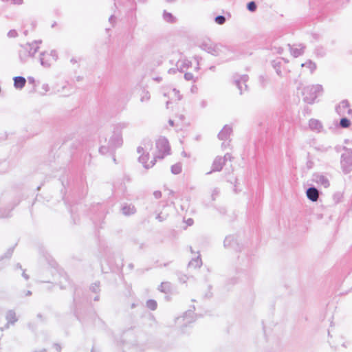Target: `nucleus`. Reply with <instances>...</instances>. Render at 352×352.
I'll return each instance as SVG.
<instances>
[{
	"instance_id": "nucleus-31",
	"label": "nucleus",
	"mask_w": 352,
	"mask_h": 352,
	"mask_svg": "<svg viewBox=\"0 0 352 352\" xmlns=\"http://www.w3.org/2000/svg\"><path fill=\"white\" fill-rule=\"evenodd\" d=\"M226 17L222 15H219L214 18V21L219 25H223L226 23Z\"/></svg>"
},
{
	"instance_id": "nucleus-34",
	"label": "nucleus",
	"mask_w": 352,
	"mask_h": 352,
	"mask_svg": "<svg viewBox=\"0 0 352 352\" xmlns=\"http://www.w3.org/2000/svg\"><path fill=\"white\" fill-rule=\"evenodd\" d=\"M111 147H109V146H101L100 148H99V151L101 154H106L108 153L109 151V149Z\"/></svg>"
},
{
	"instance_id": "nucleus-43",
	"label": "nucleus",
	"mask_w": 352,
	"mask_h": 352,
	"mask_svg": "<svg viewBox=\"0 0 352 352\" xmlns=\"http://www.w3.org/2000/svg\"><path fill=\"white\" fill-rule=\"evenodd\" d=\"M173 91L175 93V96H177L178 100H180L182 97L179 94V91L177 89H173Z\"/></svg>"
},
{
	"instance_id": "nucleus-52",
	"label": "nucleus",
	"mask_w": 352,
	"mask_h": 352,
	"mask_svg": "<svg viewBox=\"0 0 352 352\" xmlns=\"http://www.w3.org/2000/svg\"><path fill=\"white\" fill-rule=\"evenodd\" d=\"M143 151H144V148L142 147H141V146L138 147L137 151L138 153H141L142 152H143Z\"/></svg>"
},
{
	"instance_id": "nucleus-48",
	"label": "nucleus",
	"mask_w": 352,
	"mask_h": 352,
	"mask_svg": "<svg viewBox=\"0 0 352 352\" xmlns=\"http://www.w3.org/2000/svg\"><path fill=\"white\" fill-rule=\"evenodd\" d=\"M28 82L32 85H34L35 83V80L33 77L30 76L28 78Z\"/></svg>"
},
{
	"instance_id": "nucleus-30",
	"label": "nucleus",
	"mask_w": 352,
	"mask_h": 352,
	"mask_svg": "<svg viewBox=\"0 0 352 352\" xmlns=\"http://www.w3.org/2000/svg\"><path fill=\"white\" fill-rule=\"evenodd\" d=\"M256 8H257V6L254 1H250L249 3H248L247 9L250 12H255Z\"/></svg>"
},
{
	"instance_id": "nucleus-56",
	"label": "nucleus",
	"mask_w": 352,
	"mask_h": 352,
	"mask_svg": "<svg viewBox=\"0 0 352 352\" xmlns=\"http://www.w3.org/2000/svg\"><path fill=\"white\" fill-rule=\"evenodd\" d=\"M209 69H210V70H212V71H214V69H215V67H214V66H210V67H209Z\"/></svg>"
},
{
	"instance_id": "nucleus-22",
	"label": "nucleus",
	"mask_w": 352,
	"mask_h": 352,
	"mask_svg": "<svg viewBox=\"0 0 352 352\" xmlns=\"http://www.w3.org/2000/svg\"><path fill=\"white\" fill-rule=\"evenodd\" d=\"M163 19L166 22L168 23H173L176 21V18L171 13L168 12L166 10L164 11Z\"/></svg>"
},
{
	"instance_id": "nucleus-32",
	"label": "nucleus",
	"mask_w": 352,
	"mask_h": 352,
	"mask_svg": "<svg viewBox=\"0 0 352 352\" xmlns=\"http://www.w3.org/2000/svg\"><path fill=\"white\" fill-rule=\"evenodd\" d=\"M147 306L152 310H155L157 307V302L155 300H151L147 302Z\"/></svg>"
},
{
	"instance_id": "nucleus-55",
	"label": "nucleus",
	"mask_w": 352,
	"mask_h": 352,
	"mask_svg": "<svg viewBox=\"0 0 352 352\" xmlns=\"http://www.w3.org/2000/svg\"><path fill=\"white\" fill-rule=\"evenodd\" d=\"M168 124L171 126H174V121L171 119H170L168 120Z\"/></svg>"
},
{
	"instance_id": "nucleus-7",
	"label": "nucleus",
	"mask_w": 352,
	"mask_h": 352,
	"mask_svg": "<svg viewBox=\"0 0 352 352\" xmlns=\"http://www.w3.org/2000/svg\"><path fill=\"white\" fill-rule=\"evenodd\" d=\"M248 79H249V77L246 74L241 75V76H239V75L236 74L234 76V83L238 87L240 94H242L243 91L247 90L248 85L246 83H247Z\"/></svg>"
},
{
	"instance_id": "nucleus-6",
	"label": "nucleus",
	"mask_w": 352,
	"mask_h": 352,
	"mask_svg": "<svg viewBox=\"0 0 352 352\" xmlns=\"http://www.w3.org/2000/svg\"><path fill=\"white\" fill-rule=\"evenodd\" d=\"M336 113L340 116L347 115L352 118V109L350 108L349 102L347 100H342L338 105L336 107Z\"/></svg>"
},
{
	"instance_id": "nucleus-45",
	"label": "nucleus",
	"mask_w": 352,
	"mask_h": 352,
	"mask_svg": "<svg viewBox=\"0 0 352 352\" xmlns=\"http://www.w3.org/2000/svg\"><path fill=\"white\" fill-rule=\"evenodd\" d=\"M13 4L15 5H22L23 3V0H11Z\"/></svg>"
},
{
	"instance_id": "nucleus-44",
	"label": "nucleus",
	"mask_w": 352,
	"mask_h": 352,
	"mask_svg": "<svg viewBox=\"0 0 352 352\" xmlns=\"http://www.w3.org/2000/svg\"><path fill=\"white\" fill-rule=\"evenodd\" d=\"M177 71H179L178 67L177 68H170L168 69V72L170 74H175L177 73Z\"/></svg>"
},
{
	"instance_id": "nucleus-21",
	"label": "nucleus",
	"mask_w": 352,
	"mask_h": 352,
	"mask_svg": "<svg viewBox=\"0 0 352 352\" xmlns=\"http://www.w3.org/2000/svg\"><path fill=\"white\" fill-rule=\"evenodd\" d=\"M19 57L20 61L24 63L28 60V58H30V56L28 55V52L27 51V50H25L23 47L22 49L20 50L19 52Z\"/></svg>"
},
{
	"instance_id": "nucleus-60",
	"label": "nucleus",
	"mask_w": 352,
	"mask_h": 352,
	"mask_svg": "<svg viewBox=\"0 0 352 352\" xmlns=\"http://www.w3.org/2000/svg\"><path fill=\"white\" fill-rule=\"evenodd\" d=\"M148 146L151 148L152 146V143L150 141L148 142Z\"/></svg>"
},
{
	"instance_id": "nucleus-47",
	"label": "nucleus",
	"mask_w": 352,
	"mask_h": 352,
	"mask_svg": "<svg viewBox=\"0 0 352 352\" xmlns=\"http://www.w3.org/2000/svg\"><path fill=\"white\" fill-rule=\"evenodd\" d=\"M42 89L45 90V91H48L50 90V87L47 84H43L42 85Z\"/></svg>"
},
{
	"instance_id": "nucleus-63",
	"label": "nucleus",
	"mask_w": 352,
	"mask_h": 352,
	"mask_svg": "<svg viewBox=\"0 0 352 352\" xmlns=\"http://www.w3.org/2000/svg\"><path fill=\"white\" fill-rule=\"evenodd\" d=\"M195 69H196V70H199V65H197V67H195Z\"/></svg>"
},
{
	"instance_id": "nucleus-25",
	"label": "nucleus",
	"mask_w": 352,
	"mask_h": 352,
	"mask_svg": "<svg viewBox=\"0 0 352 352\" xmlns=\"http://www.w3.org/2000/svg\"><path fill=\"white\" fill-rule=\"evenodd\" d=\"M351 125V121L345 116H342L340 121V126L342 128L346 129Z\"/></svg>"
},
{
	"instance_id": "nucleus-58",
	"label": "nucleus",
	"mask_w": 352,
	"mask_h": 352,
	"mask_svg": "<svg viewBox=\"0 0 352 352\" xmlns=\"http://www.w3.org/2000/svg\"><path fill=\"white\" fill-rule=\"evenodd\" d=\"M70 61H71V63H76V60H75V58H72Z\"/></svg>"
},
{
	"instance_id": "nucleus-23",
	"label": "nucleus",
	"mask_w": 352,
	"mask_h": 352,
	"mask_svg": "<svg viewBox=\"0 0 352 352\" xmlns=\"http://www.w3.org/2000/svg\"><path fill=\"white\" fill-rule=\"evenodd\" d=\"M314 54L318 57H323L326 54V49L321 45H318L316 47Z\"/></svg>"
},
{
	"instance_id": "nucleus-20",
	"label": "nucleus",
	"mask_w": 352,
	"mask_h": 352,
	"mask_svg": "<svg viewBox=\"0 0 352 352\" xmlns=\"http://www.w3.org/2000/svg\"><path fill=\"white\" fill-rule=\"evenodd\" d=\"M149 159V153L148 152L144 153L143 152L142 155L138 157V161L141 164H143L144 167L146 169L150 168V165L147 164V162Z\"/></svg>"
},
{
	"instance_id": "nucleus-9",
	"label": "nucleus",
	"mask_w": 352,
	"mask_h": 352,
	"mask_svg": "<svg viewBox=\"0 0 352 352\" xmlns=\"http://www.w3.org/2000/svg\"><path fill=\"white\" fill-rule=\"evenodd\" d=\"M41 41H36L32 43H28L23 46L25 50L28 52V55L30 57H33L34 54L38 52L39 49L38 43H41Z\"/></svg>"
},
{
	"instance_id": "nucleus-28",
	"label": "nucleus",
	"mask_w": 352,
	"mask_h": 352,
	"mask_svg": "<svg viewBox=\"0 0 352 352\" xmlns=\"http://www.w3.org/2000/svg\"><path fill=\"white\" fill-rule=\"evenodd\" d=\"M150 98L151 95L149 92L148 91L144 90L141 96L140 101L142 102H148L150 100Z\"/></svg>"
},
{
	"instance_id": "nucleus-27",
	"label": "nucleus",
	"mask_w": 352,
	"mask_h": 352,
	"mask_svg": "<svg viewBox=\"0 0 352 352\" xmlns=\"http://www.w3.org/2000/svg\"><path fill=\"white\" fill-rule=\"evenodd\" d=\"M268 80V78L265 76L261 75L258 77L259 84L263 88L267 85Z\"/></svg>"
},
{
	"instance_id": "nucleus-64",
	"label": "nucleus",
	"mask_w": 352,
	"mask_h": 352,
	"mask_svg": "<svg viewBox=\"0 0 352 352\" xmlns=\"http://www.w3.org/2000/svg\"><path fill=\"white\" fill-rule=\"evenodd\" d=\"M56 25V22H54L52 25V27L54 28L55 25Z\"/></svg>"
},
{
	"instance_id": "nucleus-42",
	"label": "nucleus",
	"mask_w": 352,
	"mask_h": 352,
	"mask_svg": "<svg viewBox=\"0 0 352 352\" xmlns=\"http://www.w3.org/2000/svg\"><path fill=\"white\" fill-rule=\"evenodd\" d=\"M153 195H154L155 198L160 199L162 197V192L160 190H155L153 192Z\"/></svg>"
},
{
	"instance_id": "nucleus-15",
	"label": "nucleus",
	"mask_w": 352,
	"mask_h": 352,
	"mask_svg": "<svg viewBox=\"0 0 352 352\" xmlns=\"http://www.w3.org/2000/svg\"><path fill=\"white\" fill-rule=\"evenodd\" d=\"M121 211L125 216H129L136 212V208L132 204H124L121 208Z\"/></svg>"
},
{
	"instance_id": "nucleus-57",
	"label": "nucleus",
	"mask_w": 352,
	"mask_h": 352,
	"mask_svg": "<svg viewBox=\"0 0 352 352\" xmlns=\"http://www.w3.org/2000/svg\"><path fill=\"white\" fill-rule=\"evenodd\" d=\"M179 120H183L184 119V116H183V115H180V116H179Z\"/></svg>"
},
{
	"instance_id": "nucleus-8",
	"label": "nucleus",
	"mask_w": 352,
	"mask_h": 352,
	"mask_svg": "<svg viewBox=\"0 0 352 352\" xmlns=\"http://www.w3.org/2000/svg\"><path fill=\"white\" fill-rule=\"evenodd\" d=\"M225 165L224 160L222 157L217 156L214 160L212 164V169L210 172L207 173V175L212 173V172L220 171L222 170L223 166Z\"/></svg>"
},
{
	"instance_id": "nucleus-62",
	"label": "nucleus",
	"mask_w": 352,
	"mask_h": 352,
	"mask_svg": "<svg viewBox=\"0 0 352 352\" xmlns=\"http://www.w3.org/2000/svg\"><path fill=\"white\" fill-rule=\"evenodd\" d=\"M166 1L167 2L170 3V2H174L175 0H166Z\"/></svg>"
},
{
	"instance_id": "nucleus-54",
	"label": "nucleus",
	"mask_w": 352,
	"mask_h": 352,
	"mask_svg": "<svg viewBox=\"0 0 352 352\" xmlns=\"http://www.w3.org/2000/svg\"><path fill=\"white\" fill-rule=\"evenodd\" d=\"M156 219L161 220V219H164V217H162V213H160L157 215Z\"/></svg>"
},
{
	"instance_id": "nucleus-38",
	"label": "nucleus",
	"mask_w": 352,
	"mask_h": 352,
	"mask_svg": "<svg viewBox=\"0 0 352 352\" xmlns=\"http://www.w3.org/2000/svg\"><path fill=\"white\" fill-rule=\"evenodd\" d=\"M8 212H6V210H2L0 209V218H8L9 217Z\"/></svg>"
},
{
	"instance_id": "nucleus-24",
	"label": "nucleus",
	"mask_w": 352,
	"mask_h": 352,
	"mask_svg": "<svg viewBox=\"0 0 352 352\" xmlns=\"http://www.w3.org/2000/svg\"><path fill=\"white\" fill-rule=\"evenodd\" d=\"M302 67H307L309 69L311 73H313L316 69V64L309 60L305 63H302Z\"/></svg>"
},
{
	"instance_id": "nucleus-11",
	"label": "nucleus",
	"mask_w": 352,
	"mask_h": 352,
	"mask_svg": "<svg viewBox=\"0 0 352 352\" xmlns=\"http://www.w3.org/2000/svg\"><path fill=\"white\" fill-rule=\"evenodd\" d=\"M288 45L289 47L291 54L295 58L301 56L304 53V50L305 47L302 44L294 45H291L289 44Z\"/></svg>"
},
{
	"instance_id": "nucleus-49",
	"label": "nucleus",
	"mask_w": 352,
	"mask_h": 352,
	"mask_svg": "<svg viewBox=\"0 0 352 352\" xmlns=\"http://www.w3.org/2000/svg\"><path fill=\"white\" fill-rule=\"evenodd\" d=\"M109 22H110L111 23H114V22H115V21H116V18H115V16H114L113 15H111V16L109 17Z\"/></svg>"
},
{
	"instance_id": "nucleus-39",
	"label": "nucleus",
	"mask_w": 352,
	"mask_h": 352,
	"mask_svg": "<svg viewBox=\"0 0 352 352\" xmlns=\"http://www.w3.org/2000/svg\"><path fill=\"white\" fill-rule=\"evenodd\" d=\"M329 148H331V146L325 147L324 146H320L316 147V149L321 152H327Z\"/></svg>"
},
{
	"instance_id": "nucleus-1",
	"label": "nucleus",
	"mask_w": 352,
	"mask_h": 352,
	"mask_svg": "<svg viewBox=\"0 0 352 352\" xmlns=\"http://www.w3.org/2000/svg\"><path fill=\"white\" fill-rule=\"evenodd\" d=\"M200 48L208 54L225 59V61L235 58L240 53V48L238 45H223L221 43H212L210 41L202 42Z\"/></svg>"
},
{
	"instance_id": "nucleus-33",
	"label": "nucleus",
	"mask_w": 352,
	"mask_h": 352,
	"mask_svg": "<svg viewBox=\"0 0 352 352\" xmlns=\"http://www.w3.org/2000/svg\"><path fill=\"white\" fill-rule=\"evenodd\" d=\"M18 36L17 32L15 30H10L8 32V36L10 38H15Z\"/></svg>"
},
{
	"instance_id": "nucleus-14",
	"label": "nucleus",
	"mask_w": 352,
	"mask_h": 352,
	"mask_svg": "<svg viewBox=\"0 0 352 352\" xmlns=\"http://www.w3.org/2000/svg\"><path fill=\"white\" fill-rule=\"evenodd\" d=\"M319 190L315 187H309L306 191L307 198L311 201H316L319 197Z\"/></svg>"
},
{
	"instance_id": "nucleus-10",
	"label": "nucleus",
	"mask_w": 352,
	"mask_h": 352,
	"mask_svg": "<svg viewBox=\"0 0 352 352\" xmlns=\"http://www.w3.org/2000/svg\"><path fill=\"white\" fill-rule=\"evenodd\" d=\"M313 181L324 188H328L330 186V182L328 178L322 174H314L313 176Z\"/></svg>"
},
{
	"instance_id": "nucleus-61",
	"label": "nucleus",
	"mask_w": 352,
	"mask_h": 352,
	"mask_svg": "<svg viewBox=\"0 0 352 352\" xmlns=\"http://www.w3.org/2000/svg\"><path fill=\"white\" fill-rule=\"evenodd\" d=\"M122 191H123V193H124V192H125V191H126V186H125L123 187V190H122Z\"/></svg>"
},
{
	"instance_id": "nucleus-2",
	"label": "nucleus",
	"mask_w": 352,
	"mask_h": 352,
	"mask_svg": "<svg viewBox=\"0 0 352 352\" xmlns=\"http://www.w3.org/2000/svg\"><path fill=\"white\" fill-rule=\"evenodd\" d=\"M129 126L127 122H120L114 126L113 134L109 141V146L111 148H116L122 145L123 140L122 137V130Z\"/></svg>"
},
{
	"instance_id": "nucleus-50",
	"label": "nucleus",
	"mask_w": 352,
	"mask_h": 352,
	"mask_svg": "<svg viewBox=\"0 0 352 352\" xmlns=\"http://www.w3.org/2000/svg\"><path fill=\"white\" fill-rule=\"evenodd\" d=\"M195 59L196 60V61H197V64L199 65V61H201L202 58H201V57H200L199 56H195Z\"/></svg>"
},
{
	"instance_id": "nucleus-41",
	"label": "nucleus",
	"mask_w": 352,
	"mask_h": 352,
	"mask_svg": "<svg viewBox=\"0 0 352 352\" xmlns=\"http://www.w3.org/2000/svg\"><path fill=\"white\" fill-rule=\"evenodd\" d=\"M157 159H159L157 157V154L155 156H154L153 159L151 161L150 164H148L150 165V168L153 167L155 164Z\"/></svg>"
},
{
	"instance_id": "nucleus-16",
	"label": "nucleus",
	"mask_w": 352,
	"mask_h": 352,
	"mask_svg": "<svg viewBox=\"0 0 352 352\" xmlns=\"http://www.w3.org/2000/svg\"><path fill=\"white\" fill-rule=\"evenodd\" d=\"M14 86L17 89H21L25 85L26 80L23 76H15L13 78Z\"/></svg>"
},
{
	"instance_id": "nucleus-59",
	"label": "nucleus",
	"mask_w": 352,
	"mask_h": 352,
	"mask_svg": "<svg viewBox=\"0 0 352 352\" xmlns=\"http://www.w3.org/2000/svg\"><path fill=\"white\" fill-rule=\"evenodd\" d=\"M170 103V101H167L166 102V108H168V105H169Z\"/></svg>"
},
{
	"instance_id": "nucleus-17",
	"label": "nucleus",
	"mask_w": 352,
	"mask_h": 352,
	"mask_svg": "<svg viewBox=\"0 0 352 352\" xmlns=\"http://www.w3.org/2000/svg\"><path fill=\"white\" fill-rule=\"evenodd\" d=\"M49 57V54L45 52H41L40 54V63L44 67H49L51 65Z\"/></svg>"
},
{
	"instance_id": "nucleus-53",
	"label": "nucleus",
	"mask_w": 352,
	"mask_h": 352,
	"mask_svg": "<svg viewBox=\"0 0 352 352\" xmlns=\"http://www.w3.org/2000/svg\"><path fill=\"white\" fill-rule=\"evenodd\" d=\"M197 89V87L195 85H192V87H191V91L192 92H195L196 90Z\"/></svg>"
},
{
	"instance_id": "nucleus-13",
	"label": "nucleus",
	"mask_w": 352,
	"mask_h": 352,
	"mask_svg": "<svg viewBox=\"0 0 352 352\" xmlns=\"http://www.w3.org/2000/svg\"><path fill=\"white\" fill-rule=\"evenodd\" d=\"M309 127L311 131H314L318 133L321 132L323 128L321 122L314 118L309 120Z\"/></svg>"
},
{
	"instance_id": "nucleus-5",
	"label": "nucleus",
	"mask_w": 352,
	"mask_h": 352,
	"mask_svg": "<svg viewBox=\"0 0 352 352\" xmlns=\"http://www.w3.org/2000/svg\"><path fill=\"white\" fill-rule=\"evenodd\" d=\"M156 148L157 150V157L159 159H163L166 155L170 154V147L168 140L162 137L156 142Z\"/></svg>"
},
{
	"instance_id": "nucleus-37",
	"label": "nucleus",
	"mask_w": 352,
	"mask_h": 352,
	"mask_svg": "<svg viewBox=\"0 0 352 352\" xmlns=\"http://www.w3.org/2000/svg\"><path fill=\"white\" fill-rule=\"evenodd\" d=\"M49 54V56H52V58L54 60H56L57 58H58V54H57V52L56 50H52L50 52V54Z\"/></svg>"
},
{
	"instance_id": "nucleus-3",
	"label": "nucleus",
	"mask_w": 352,
	"mask_h": 352,
	"mask_svg": "<svg viewBox=\"0 0 352 352\" xmlns=\"http://www.w3.org/2000/svg\"><path fill=\"white\" fill-rule=\"evenodd\" d=\"M322 91V87L320 85H308L305 87L302 91L303 100L308 104H313L318 94Z\"/></svg>"
},
{
	"instance_id": "nucleus-26",
	"label": "nucleus",
	"mask_w": 352,
	"mask_h": 352,
	"mask_svg": "<svg viewBox=\"0 0 352 352\" xmlns=\"http://www.w3.org/2000/svg\"><path fill=\"white\" fill-rule=\"evenodd\" d=\"M182 172V164L177 163L171 166V173L174 175L179 174Z\"/></svg>"
},
{
	"instance_id": "nucleus-18",
	"label": "nucleus",
	"mask_w": 352,
	"mask_h": 352,
	"mask_svg": "<svg viewBox=\"0 0 352 352\" xmlns=\"http://www.w3.org/2000/svg\"><path fill=\"white\" fill-rule=\"evenodd\" d=\"M192 63L188 59H184L177 62V66L178 67L179 72H183L184 69L191 67Z\"/></svg>"
},
{
	"instance_id": "nucleus-29",
	"label": "nucleus",
	"mask_w": 352,
	"mask_h": 352,
	"mask_svg": "<svg viewBox=\"0 0 352 352\" xmlns=\"http://www.w3.org/2000/svg\"><path fill=\"white\" fill-rule=\"evenodd\" d=\"M184 79L187 81H193L195 82L197 80V78H195L194 75L190 72H187L184 74Z\"/></svg>"
},
{
	"instance_id": "nucleus-19",
	"label": "nucleus",
	"mask_w": 352,
	"mask_h": 352,
	"mask_svg": "<svg viewBox=\"0 0 352 352\" xmlns=\"http://www.w3.org/2000/svg\"><path fill=\"white\" fill-rule=\"evenodd\" d=\"M285 59L284 58H278L276 60H274L272 62V66L273 67V68L275 69L276 74L281 76H282V72H281V65H282V60Z\"/></svg>"
},
{
	"instance_id": "nucleus-51",
	"label": "nucleus",
	"mask_w": 352,
	"mask_h": 352,
	"mask_svg": "<svg viewBox=\"0 0 352 352\" xmlns=\"http://www.w3.org/2000/svg\"><path fill=\"white\" fill-rule=\"evenodd\" d=\"M229 146V142H226V141H225V142H223L222 143V144H221V147H222L223 148H226L227 146Z\"/></svg>"
},
{
	"instance_id": "nucleus-40",
	"label": "nucleus",
	"mask_w": 352,
	"mask_h": 352,
	"mask_svg": "<svg viewBox=\"0 0 352 352\" xmlns=\"http://www.w3.org/2000/svg\"><path fill=\"white\" fill-rule=\"evenodd\" d=\"M306 166L308 169L312 168L314 166V162L311 160L309 159L306 163Z\"/></svg>"
},
{
	"instance_id": "nucleus-4",
	"label": "nucleus",
	"mask_w": 352,
	"mask_h": 352,
	"mask_svg": "<svg viewBox=\"0 0 352 352\" xmlns=\"http://www.w3.org/2000/svg\"><path fill=\"white\" fill-rule=\"evenodd\" d=\"M344 153L340 157V166L344 174L346 175L352 170V148L343 146Z\"/></svg>"
},
{
	"instance_id": "nucleus-36",
	"label": "nucleus",
	"mask_w": 352,
	"mask_h": 352,
	"mask_svg": "<svg viewBox=\"0 0 352 352\" xmlns=\"http://www.w3.org/2000/svg\"><path fill=\"white\" fill-rule=\"evenodd\" d=\"M223 160H224V163L226 164V162L229 160V161H231L232 159V156L230 153H227L224 155V156L222 157Z\"/></svg>"
},
{
	"instance_id": "nucleus-35",
	"label": "nucleus",
	"mask_w": 352,
	"mask_h": 352,
	"mask_svg": "<svg viewBox=\"0 0 352 352\" xmlns=\"http://www.w3.org/2000/svg\"><path fill=\"white\" fill-rule=\"evenodd\" d=\"M220 193V190L219 188H216L212 190V200H214L217 196H219Z\"/></svg>"
},
{
	"instance_id": "nucleus-46",
	"label": "nucleus",
	"mask_w": 352,
	"mask_h": 352,
	"mask_svg": "<svg viewBox=\"0 0 352 352\" xmlns=\"http://www.w3.org/2000/svg\"><path fill=\"white\" fill-rule=\"evenodd\" d=\"M236 181H237V179H235L234 182H235V183H236ZM233 190H234V192H235V193H238V192H241V189H239V188H237L236 184H234V189H233Z\"/></svg>"
},
{
	"instance_id": "nucleus-12",
	"label": "nucleus",
	"mask_w": 352,
	"mask_h": 352,
	"mask_svg": "<svg viewBox=\"0 0 352 352\" xmlns=\"http://www.w3.org/2000/svg\"><path fill=\"white\" fill-rule=\"evenodd\" d=\"M232 132V128L229 125H225L218 134L220 140L226 141Z\"/></svg>"
}]
</instances>
